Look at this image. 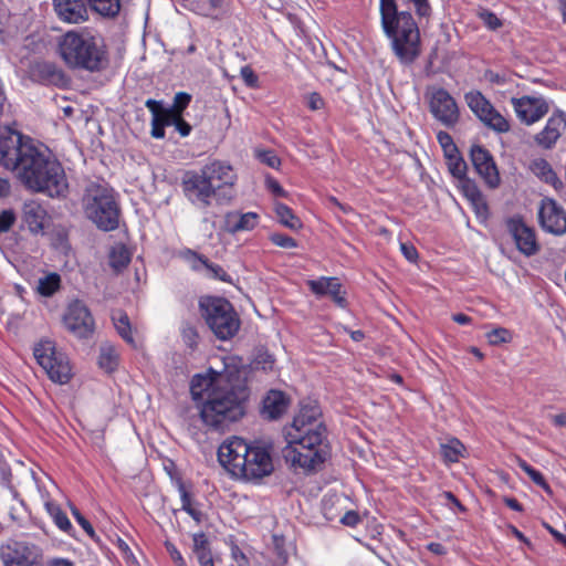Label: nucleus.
Wrapping results in <instances>:
<instances>
[{"label": "nucleus", "instance_id": "1", "mask_svg": "<svg viewBox=\"0 0 566 566\" xmlns=\"http://www.w3.org/2000/svg\"><path fill=\"white\" fill-rule=\"evenodd\" d=\"M0 165L17 171L22 184L33 191L51 198L67 193L69 182L61 163L7 127L0 130Z\"/></svg>", "mask_w": 566, "mask_h": 566}, {"label": "nucleus", "instance_id": "2", "mask_svg": "<svg viewBox=\"0 0 566 566\" xmlns=\"http://www.w3.org/2000/svg\"><path fill=\"white\" fill-rule=\"evenodd\" d=\"M190 395L199 419L209 430L224 431L245 416L249 390L242 384L232 382L227 368L221 371L209 368L193 375Z\"/></svg>", "mask_w": 566, "mask_h": 566}, {"label": "nucleus", "instance_id": "3", "mask_svg": "<svg viewBox=\"0 0 566 566\" xmlns=\"http://www.w3.org/2000/svg\"><path fill=\"white\" fill-rule=\"evenodd\" d=\"M321 417L317 403H302L293 422L285 427L283 455L292 467L312 470L324 462L326 427Z\"/></svg>", "mask_w": 566, "mask_h": 566}, {"label": "nucleus", "instance_id": "4", "mask_svg": "<svg viewBox=\"0 0 566 566\" xmlns=\"http://www.w3.org/2000/svg\"><path fill=\"white\" fill-rule=\"evenodd\" d=\"M237 174L233 167L223 160L214 159L199 170H188L181 178L185 198L196 208L207 209L214 200L218 205H228L234 197Z\"/></svg>", "mask_w": 566, "mask_h": 566}, {"label": "nucleus", "instance_id": "5", "mask_svg": "<svg viewBox=\"0 0 566 566\" xmlns=\"http://www.w3.org/2000/svg\"><path fill=\"white\" fill-rule=\"evenodd\" d=\"M218 459L232 476L249 482H259L274 470L271 446L263 441L248 442L237 436L220 444Z\"/></svg>", "mask_w": 566, "mask_h": 566}, {"label": "nucleus", "instance_id": "6", "mask_svg": "<svg viewBox=\"0 0 566 566\" xmlns=\"http://www.w3.org/2000/svg\"><path fill=\"white\" fill-rule=\"evenodd\" d=\"M381 27L401 63H412L420 54L419 28L408 11H398L396 0H379Z\"/></svg>", "mask_w": 566, "mask_h": 566}, {"label": "nucleus", "instance_id": "7", "mask_svg": "<svg viewBox=\"0 0 566 566\" xmlns=\"http://www.w3.org/2000/svg\"><path fill=\"white\" fill-rule=\"evenodd\" d=\"M59 53L72 69L97 72L107 64L103 40L88 29L72 30L63 34L59 41Z\"/></svg>", "mask_w": 566, "mask_h": 566}, {"label": "nucleus", "instance_id": "8", "mask_svg": "<svg viewBox=\"0 0 566 566\" xmlns=\"http://www.w3.org/2000/svg\"><path fill=\"white\" fill-rule=\"evenodd\" d=\"M83 209L98 229L112 231L118 227L119 208L113 190L106 186L91 184L83 196Z\"/></svg>", "mask_w": 566, "mask_h": 566}, {"label": "nucleus", "instance_id": "9", "mask_svg": "<svg viewBox=\"0 0 566 566\" xmlns=\"http://www.w3.org/2000/svg\"><path fill=\"white\" fill-rule=\"evenodd\" d=\"M202 316L213 334L221 340L232 338L240 328V318L232 304L223 297L200 301Z\"/></svg>", "mask_w": 566, "mask_h": 566}, {"label": "nucleus", "instance_id": "10", "mask_svg": "<svg viewBox=\"0 0 566 566\" xmlns=\"http://www.w3.org/2000/svg\"><path fill=\"white\" fill-rule=\"evenodd\" d=\"M33 355L49 378L56 384L64 385L72 378V367L64 352L56 348L51 339H41L34 345Z\"/></svg>", "mask_w": 566, "mask_h": 566}, {"label": "nucleus", "instance_id": "11", "mask_svg": "<svg viewBox=\"0 0 566 566\" xmlns=\"http://www.w3.org/2000/svg\"><path fill=\"white\" fill-rule=\"evenodd\" d=\"M464 99L472 113L489 128L501 134L511 129L510 122L494 108L481 92H468Z\"/></svg>", "mask_w": 566, "mask_h": 566}, {"label": "nucleus", "instance_id": "12", "mask_svg": "<svg viewBox=\"0 0 566 566\" xmlns=\"http://www.w3.org/2000/svg\"><path fill=\"white\" fill-rule=\"evenodd\" d=\"M429 109L432 116L446 127H453L460 117L459 107L450 93L441 87H432L427 92Z\"/></svg>", "mask_w": 566, "mask_h": 566}, {"label": "nucleus", "instance_id": "13", "mask_svg": "<svg viewBox=\"0 0 566 566\" xmlns=\"http://www.w3.org/2000/svg\"><path fill=\"white\" fill-rule=\"evenodd\" d=\"M63 322L67 331L77 338H88L95 329L94 318L87 306L81 301L69 304Z\"/></svg>", "mask_w": 566, "mask_h": 566}, {"label": "nucleus", "instance_id": "14", "mask_svg": "<svg viewBox=\"0 0 566 566\" xmlns=\"http://www.w3.org/2000/svg\"><path fill=\"white\" fill-rule=\"evenodd\" d=\"M516 117L525 125L539 122L548 112L549 103L541 95H524L511 98Z\"/></svg>", "mask_w": 566, "mask_h": 566}, {"label": "nucleus", "instance_id": "15", "mask_svg": "<svg viewBox=\"0 0 566 566\" xmlns=\"http://www.w3.org/2000/svg\"><path fill=\"white\" fill-rule=\"evenodd\" d=\"M1 559L4 566H42L41 549L24 542H13L4 546Z\"/></svg>", "mask_w": 566, "mask_h": 566}, {"label": "nucleus", "instance_id": "16", "mask_svg": "<svg viewBox=\"0 0 566 566\" xmlns=\"http://www.w3.org/2000/svg\"><path fill=\"white\" fill-rule=\"evenodd\" d=\"M538 221L542 229L554 235L566 233V211L554 199H542L538 208Z\"/></svg>", "mask_w": 566, "mask_h": 566}, {"label": "nucleus", "instance_id": "17", "mask_svg": "<svg viewBox=\"0 0 566 566\" xmlns=\"http://www.w3.org/2000/svg\"><path fill=\"white\" fill-rule=\"evenodd\" d=\"M507 229L521 253L531 256L538 251L534 230L522 220L515 218L510 219L507 221Z\"/></svg>", "mask_w": 566, "mask_h": 566}, {"label": "nucleus", "instance_id": "18", "mask_svg": "<svg viewBox=\"0 0 566 566\" xmlns=\"http://www.w3.org/2000/svg\"><path fill=\"white\" fill-rule=\"evenodd\" d=\"M565 129L566 113L559 109L555 111L547 119L544 128L535 135L534 140L539 147L551 149L555 146Z\"/></svg>", "mask_w": 566, "mask_h": 566}, {"label": "nucleus", "instance_id": "19", "mask_svg": "<svg viewBox=\"0 0 566 566\" xmlns=\"http://www.w3.org/2000/svg\"><path fill=\"white\" fill-rule=\"evenodd\" d=\"M471 160L476 172L484 179L489 187L495 188L500 182L499 171L491 154L482 146L471 148Z\"/></svg>", "mask_w": 566, "mask_h": 566}, {"label": "nucleus", "instance_id": "20", "mask_svg": "<svg viewBox=\"0 0 566 566\" xmlns=\"http://www.w3.org/2000/svg\"><path fill=\"white\" fill-rule=\"evenodd\" d=\"M49 219L48 211L41 202L29 200L23 203L22 220L31 232H42L48 226Z\"/></svg>", "mask_w": 566, "mask_h": 566}, {"label": "nucleus", "instance_id": "21", "mask_svg": "<svg viewBox=\"0 0 566 566\" xmlns=\"http://www.w3.org/2000/svg\"><path fill=\"white\" fill-rule=\"evenodd\" d=\"M53 6L56 15L64 22L81 23L87 19L83 0H53Z\"/></svg>", "mask_w": 566, "mask_h": 566}, {"label": "nucleus", "instance_id": "22", "mask_svg": "<svg viewBox=\"0 0 566 566\" xmlns=\"http://www.w3.org/2000/svg\"><path fill=\"white\" fill-rule=\"evenodd\" d=\"M290 399L281 390H270L263 398L262 416L269 420L279 419L289 408Z\"/></svg>", "mask_w": 566, "mask_h": 566}, {"label": "nucleus", "instance_id": "23", "mask_svg": "<svg viewBox=\"0 0 566 566\" xmlns=\"http://www.w3.org/2000/svg\"><path fill=\"white\" fill-rule=\"evenodd\" d=\"M258 220L259 216L255 212L230 211L224 216V229L230 233L250 231L258 226Z\"/></svg>", "mask_w": 566, "mask_h": 566}, {"label": "nucleus", "instance_id": "24", "mask_svg": "<svg viewBox=\"0 0 566 566\" xmlns=\"http://www.w3.org/2000/svg\"><path fill=\"white\" fill-rule=\"evenodd\" d=\"M145 105L151 113V136L157 139L164 138L165 126H170L172 118L168 112H163L161 102L147 99Z\"/></svg>", "mask_w": 566, "mask_h": 566}, {"label": "nucleus", "instance_id": "25", "mask_svg": "<svg viewBox=\"0 0 566 566\" xmlns=\"http://www.w3.org/2000/svg\"><path fill=\"white\" fill-rule=\"evenodd\" d=\"M189 260L191 268L196 271H206V275L211 279L220 280L222 282H231V276L222 269V266L211 263L208 259L195 253L189 252Z\"/></svg>", "mask_w": 566, "mask_h": 566}, {"label": "nucleus", "instance_id": "26", "mask_svg": "<svg viewBox=\"0 0 566 566\" xmlns=\"http://www.w3.org/2000/svg\"><path fill=\"white\" fill-rule=\"evenodd\" d=\"M192 552L200 566H214L208 537L205 533L192 535Z\"/></svg>", "mask_w": 566, "mask_h": 566}, {"label": "nucleus", "instance_id": "27", "mask_svg": "<svg viewBox=\"0 0 566 566\" xmlns=\"http://www.w3.org/2000/svg\"><path fill=\"white\" fill-rule=\"evenodd\" d=\"M531 171L544 182L552 185L555 189L562 186V181L551 167V165L543 158L534 159L530 165Z\"/></svg>", "mask_w": 566, "mask_h": 566}, {"label": "nucleus", "instance_id": "28", "mask_svg": "<svg viewBox=\"0 0 566 566\" xmlns=\"http://www.w3.org/2000/svg\"><path fill=\"white\" fill-rule=\"evenodd\" d=\"M464 195L472 203L473 209L479 218L485 219L489 214V208L486 200L482 192L478 189V187L470 182L465 181L463 186Z\"/></svg>", "mask_w": 566, "mask_h": 566}, {"label": "nucleus", "instance_id": "29", "mask_svg": "<svg viewBox=\"0 0 566 566\" xmlns=\"http://www.w3.org/2000/svg\"><path fill=\"white\" fill-rule=\"evenodd\" d=\"M192 10L200 15L218 18L224 8V0H196Z\"/></svg>", "mask_w": 566, "mask_h": 566}, {"label": "nucleus", "instance_id": "30", "mask_svg": "<svg viewBox=\"0 0 566 566\" xmlns=\"http://www.w3.org/2000/svg\"><path fill=\"white\" fill-rule=\"evenodd\" d=\"M118 353L111 344H103L99 348L98 365L107 373H112L118 365Z\"/></svg>", "mask_w": 566, "mask_h": 566}, {"label": "nucleus", "instance_id": "31", "mask_svg": "<svg viewBox=\"0 0 566 566\" xmlns=\"http://www.w3.org/2000/svg\"><path fill=\"white\" fill-rule=\"evenodd\" d=\"M177 489L180 494L181 509L197 523H201L203 520V513L192 503L191 496L181 480H177Z\"/></svg>", "mask_w": 566, "mask_h": 566}, {"label": "nucleus", "instance_id": "32", "mask_svg": "<svg viewBox=\"0 0 566 566\" xmlns=\"http://www.w3.org/2000/svg\"><path fill=\"white\" fill-rule=\"evenodd\" d=\"M114 326L119 334V336L129 345L136 346L135 339L133 337L132 326L129 323V318L127 314L118 311L115 312L112 316Z\"/></svg>", "mask_w": 566, "mask_h": 566}, {"label": "nucleus", "instance_id": "33", "mask_svg": "<svg viewBox=\"0 0 566 566\" xmlns=\"http://www.w3.org/2000/svg\"><path fill=\"white\" fill-rule=\"evenodd\" d=\"M61 286V276L55 273H48L38 280L36 292L44 296L50 297L59 291Z\"/></svg>", "mask_w": 566, "mask_h": 566}, {"label": "nucleus", "instance_id": "34", "mask_svg": "<svg viewBox=\"0 0 566 566\" xmlns=\"http://www.w3.org/2000/svg\"><path fill=\"white\" fill-rule=\"evenodd\" d=\"M45 509L52 517L54 524L64 533L70 534L73 530L72 523L66 514L61 510L60 505L54 502H46Z\"/></svg>", "mask_w": 566, "mask_h": 566}, {"label": "nucleus", "instance_id": "35", "mask_svg": "<svg viewBox=\"0 0 566 566\" xmlns=\"http://www.w3.org/2000/svg\"><path fill=\"white\" fill-rule=\"evenodd\" d=\"M465 448L457 438L449 439L441 444V454L446 462L454 463L464 455Z\"/></svg>", "mask_w": 566, "mask_h": 566}, {"label": "nucleus", "instance_id": "36", "mask_svg": "<svg viewBox=\"0 0 566 566\" xmlns=\"http://www.w3.org/2000/svg\"><path fill=\"white\" fill-rule=\"evenodd\" d=\"M275 213L279 221L292 230H297L302 227L301 220L293 213L292 209L284 203H275Z\"/></svg>", "mask_w": 566, "mask_h": 566}, {"label": "nucleus", "instance_id": "37", "mask_svg": "<svg viewBox=\"0 0 566 566\" xmlns=\"http://www.w3.org/2000/svg\"><path fill=\"white\" fill-rule=\"evenodd\" d=\"M129 262H130V253L125 245L118 244L112 249V251L109 253V265L114 270H116V271L122 270V269L126 268Z\"/></svg>", "mask_w": 566, "mask_h": 566}, {"label": "nucleus", "instance_id": "38", "mask_svg": "<svg viewBox=\"0 0 566 566\" xmlns=\"http://www.w3.org/2000/svg\"><path fill=\"white\" fill-rule=\"evenodd\" d=\"M93 10L102 15L114 17L118 13L119 0H87Z\"/></svg>", "mask_w": 566, "mask_h": 566}, {"label": "nucleus", "instance_id": "39", "mask_svg": "<svg viewBox=\"0 0 566 566\" xmlns=\"http://www.w3.org/2000/svg\"><path fill=\"white\" fill-rule=\"evenodd\" d=\"M191 101V95L185 92H179L174 97V103L170 107H164L163 112H168L170 118L174 116L181 115L182 112L187 108Z\"/></svg>", "mask_w": 566, "mask_h": 566}, {"label": "nucleus", "instance_id": "40", "mask_svg": "<svg viewBox=\"0 0 566 566\" xmlns=\"http://www.w3.org/2000/svg\"><path fill=\"white\" fill-rule=\"evenodd\" d=\"M476 17L483 22V24L491 31H496L502 28V20L492 11L485 8H479Z\"/></svg>", "mask_w": 566, "mask_h": 566}, {"label": "nucleus", "instance_id": "41", "mask_svg": "<svg viewBox=\"0 0 566 566\" xmlns=\"http://www.w3.org/2000/svg\"><path fill=\"white\" fill-rule=\"evenodd\" d=\"M447 165L450 174L457 179H464L467 175V163L458 155L447 159Z\"/></svg>", "mask_w": 566, "mask_h": 566}, {"label": "nucleus", "instance_id": "42", "mask_svg": "<svg viewBox=\"0 0 566 566\" xmlns=\"http://www.w3.org/2000/svg\"><path fill=\"white\" fill-rule=\"evenodd\" d=\"M311 291L316 295H327L328 289L335 285V277L322 276L317 280L308 281Z\"/></svg>", "mask_w": 566, "mask_h": 566}, {"label": "nucleus", "instance_id": "43", "mask_svg": "<svg viewBox=\"0 0 566 566\" xmlns=\"http://www.w3.org/2000/svg\"><path fill=\"white\" fill-rule=\"evenodd\" d=\"M518 467L530 476V479L537 485L547 488V484L545 482V479L543 474L535 470L533 467H531L525 460L518 459L517 460Z\"/></svg>", "mask_w": 566, "mask_h": 566}, {"label": "nucleus", "instance_id": "44", "mask_svg": "<svg viewBox=\"0 0 566 566\" xmlns=\"http://www.w3.org/2000/svg\"><path fill=\"white\" fill-rule=\"evenodd\" d=\"M488 340L491 345H499L501 343H507L512 339V334L509 329L497 327L486 334Z\"/></svg>", "mask_w": 566, "mask_h": 566}, {"label": "nucleus", "instance_id": "45", "mask_svg": "<svg viewBox=\"0 0 566 566\" xmlns=\"http://www.w3.org/2000/svg\"><path fill=\"white\" fill-rule=\"evenodd\" d=\"M255 156L261 163L268 165L271 168L277 169L281 165L280 158L273 150L256 149Z\"/></svg>", "mask_w": 566, "mask_h": 566}, {"label": "nucleus", "instance_id": "46", "mask_svg": "<svg viewBox=\"0 0 566 566\" xmlns=\"http://www.w3.org/2000/svg\"><path fill=\"white\" fill-rule=\"evenodd\" d=\"M274 357L268 352L259 353L254 359L255 369H262L264 371H271L274 368Z\"/></svg>", "mask_w": 566, "mask_h": 566}, {"label": "nucleus", "instance_id": "47", "mask_svg": "<svg viewBox=\"0 0 566 566\" xmlns=\"http://www.w3.org/2000/svg\"><path fill=\"white\" fill-rule=\"evenodd\" d=\"M116 546H117L122 557L126 562L127 566H138L137 558L133 554L129 545L124 539L118 538L116 542Z\"/></svg>", "mask_w": 566, "mask_h": 566}, {"label": "nucleus", "instance_id": "48", "mask_svg": "<svg viewBox=\"0 0 566 566\" xmlns=\"http://www.w3.org/2000/svg\"><path fill=\"white\" fill-rule=\"evenodd\" d=\"M270 240L274 245L283 249H294L297 247V242L292 237L283 233H273Z\"/></svg>", "mask_w": 566, "mask_h": 566}, {"label": "nucleus", "instance_id": "49", "mask_svg": "<svg viewBox=\"0 0 566 566\" xmlns=\"http://www.w3.org/2000/svg\"><path fill=\"white\" fill-rule=\"evenodd\" d=\"M15 221V213L11 209L0 212V234L10 230Z\"/></svg>", "mask_w": 566, "mask_h": 566}, {"label": "nucleus", "instance_id": "50", "mask_svg": "<svg viewBox=\"0 0 566 566\" xmlns=\"http://www.w3.org/2000/svg\"><path fill=\"white\" fill-rule=\"evenodd\" d=\"M327 294L333 297L334 302L338 306L344 307L346 305V300H345L344 295L342 294V285L339 283L338 279L335 277V285L333 287L328 289Z\"/></svg>", "mask_w": 566, "mask_h": 566}, {"label": "nucleus", "instance_id": "51", "mask_svg": "<svg viewBox=\"0 0 566 566\" xmlns=\"http://www.w3.org/2000/svg\"><path fill=\"white\" fill-rule=\"evenodd\" d=\"M171 125L176 127L180 136L186 137L191 132V126L182 119L181 115L174 116L171 119Z\"/></svg>", "mask_w": 566, "mask_h": 566}, {"label": "nucleus", "instance_id": "52", "mask_svg": "<svg viewBox=\"0 0 566 566\" xmlns=\"http://www.w3.org/2000/svg\"><path fill=\"white\" fill-rule=\"evenodd\" d=\"M71 511L76 522L88 535L92 536L94 534V528L91 525V523L80 513V511L75 506H72Z\"/></svg>", "mask_w": 566, "mask_h": 566}, {"label": "nucleus", "instance_id": "53", "mask_svg": "<svg viewBox=\"0 0 566 566\" xmlns=\"http://www.w3.org/2000/svg\"><path fill=\"white\" fill-rule=\"evenodd\" d=\"M166 548L176 566H187L185 558L174 544L167 543Z\"/></svg>", "mask_w": 566, "mask_h": 566}, {"label": "nucleus", "instance_id": "54", "mask_svg": "<svg viewBox=\"0 0 566 566\" xmlns=\"http://www.w3.org/2000/svg\"><path fill=\"white\" fill-rule=\"evenodd\" d=\"M241 77L250 87H255L258 85V76L250 66H244L241 69Z\"/></svg>", "mask_w": 566, "mask_h": 566}, {"label": "nucleus", "instance_id": "55", "mask_svg": "<svg viewBox=\"0 0 566 566\" xmlns=\"http://www.w3.org/2000/svg\"><path fill=\"white\" fill-rule=\"evenodd\" d=\"M324 105H325L324 99L318 93L313 92L307 96V106L312 111L322 109L324 107Z\"/></svg>", "mask_w": 566, "mask_h": 566}, {"label": "nucleus", "instance_id": "56", "mask_svg": "<svg viewBox=\"0 0 566 566\" xmlns=\"http://www.w3.org/2000/svg\"><path fill=\"white\" fill-rule=\"evenodd\" d=\"M411 2L416 9V12L419 17H427L430 13V6L428 0H407Z\"/></svg>", "mask_w": 566, "mask_h": 566}, {"label": "nucleus", "instance_id": "57", "mask_svg": "<svg viewBox=\"0 0 566 566\" xmlns=\"http://www.w3.org/2000/svg\"><path fill=\"white\" fill-rule=\"evenodd\" d=\"M359 522L360 517L355 511L346 512L340 518L342 524L350 527L356 526Z\"/></svg>", "mask_w": 566, "mask_h": 566}, {"label": "nucleus", "instance_id": "58", "mask_svg": "<svg viewBox=\"0 0 566 566\" xmlns=\"http://www.w3.org/2000/svg\"><path fill=\"white\" fill-rule=\"evenodd\" d=\"M400 250L408 261L415 262L418 259V252L412 244L401 243Z\"/></svg>", "mask_w": 566, "mask_h": 566}, {"label": "nucleus", "instance_id": "59", "mask_svg": "<svg viewBox=\"0 0 566 566\" xmlns=\"http://www.w3.org/2000/svg\"><path fill=\"white\" fill-rule=\"evenodd\" d=\"M266 186L275 196H285V190L280 186V184L274 178H266Z\"/></svg>", "mask_w": 566, "mask_h": 566}, {"label": "nucleus", "instance_id": "60", "mask_svg": "<svg viewBox=\"0 0 566 566\" xmlns=\"http://www.w3.org/2000/svg\"><path fill=\"white\" fill-rule=\"evenodd\" d=\"M437 139L442 148H446L453 144V139H452L451 135L447 132H442V130L439 132L437 134Z\"/></svg>", "mask_w": 566, "mask_h": 566}, {"label": "nucleus", "instance_id": "61", "mask_svg": "<svg viewBox=\"0 0 566 566\" xmlns=\"http://www.w3.org/2000/svg\"><path fill=\"white\" fill-rule=\"evenodd\" d=\"M184 338L189 346H193L197 340V333L193 328L187 327L182 332Z\"/></svg>", "mask_w": 566, "mask_h": 566}, {"label": "nucleus", "instance_id": "62", "mask_svg": "<svg viewBox=\"0 0 566 566\" xmlns=\"http://www.w3.org/2000/svg\"><path fill=\"white\" fill-rule=\"evenodd\" d=\"M45 566H73V562L67 558H51L48 559Z\"/></svg>", "mask_w": 566, "mask_h": 566}, {"label": "nucleus", "instance_id": "63", "mask_svg": "<svg viewBox=\"0 0 566 566\" xmlns=\"http://www.w3.org/2000/svg\"><path fill=\"white\" fill-rule=\"evenodd\" d=\"M443 497L447 500L448 504H452L459 511H464V506L459 502V500L451 492H444Z\"/></svg>", "mask_w": 566, "mask_h": 566}, {"label": "nucleus", "instance_id": "64", "mask_svg": "<svg viewBox=\"0 0 566 566\" xmlns=\"http://www.w3.org/2000/svg\"><path fill=\"white\" fill-rule=\"evenodd\" d=\"M443 497L447 500L448 504H452L459 511H464V506L459 502V500L451 492H444Z\"/></svg>", "mask_w": 566, "mask_h": 566}]
</instances>
